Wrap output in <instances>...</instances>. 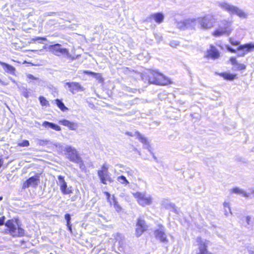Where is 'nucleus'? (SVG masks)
<instances>
[{
	"instance_id": "obj_3",
	"label": "nucleus",
	"mask_w": 254,
	"mask_h": 254,
	"mask_svg": "<svg viewBox=\"0 0 254 254\" xmlns=\"http://www.w3.org/2000/svg\"><path fill=\"white\" fill-rule=\"evenodd\" d=\"M232 31L231 22L224 20L222 22L221 25L219 28L212 33V35L215 37H220L223 35H229Z\"/></svg>"
},
{
	"instance_id": "obj_27",
	"label": "nucleus",
	"mask_w": 254,
	"mask_h": 254,
	"mask_svg": "<svg viewBox=\"0 0 254 254\" xmlns=\"http://www.w3.org/2000/svg\"><path fill=\"white\" fill-rule=\"evenodd\" d=\"M221 76H222L224 79L229 80H233L236 77V74H231L229 73H222L220 74Z\"/></svg>"
},
{
	"instance_id": "obj_25",
	"label": "nucleus",
	"mask_w": 254,
	"mask_h": 254,
	"mask_svg": "<svg viewBox=\"0 0 254 254\" xmlns=\"http://www.w3.org/2000/svg\"><path fill=\"white\" fill-rule=\"evenodd\" d=\"M105 194H106L107 199L108 201L110 202L111 204H112V203H114L115 208L116 209L117 211H119L121 209L120 207L118 205L117 202L116 201L114 196H113L112 198H110V194L108 192H105Z\"/></svg>"
},
{
	"instance_id": "obj_2",
	"label": "nucleus",
	"mask_w": 254,
	"mask_h": 254,
	"mask_svg": "<svg viewBox=\"0 0 254 254\" xmlns=\"http://www.w3.org/2000/svg\"><path fill=\"white\" fill-rule=\"evenodd\" d=\"M148 77V80L150 83L165 85L171 83L169 78L154 71H151L150 72Z\"/></svg>"
},
{
	"instance_id": "obj_51",
	"label": "nucleus",
	"mask_w": 254,
	"mask_h": 254,
	"mask_svg": "<svg viewBox=\"0 0 254 254\" xmlns=\"http://www.w3.org/2000/svg\"><path fill=\"white\" fill-rule=\"evenodd\" d=\"M10 80H11L13 82H14V83H15V81L14 79H12V78H10Z\"/></svg>"
},
{
	"instance_id": "obj_44",
	"label": "nucleus",
	"mask_w": 254,
	"mask_h": 254,
	"mask_svg": "<svg viewBox=\"0 0 254 254\" xmlns=\"http://www.w3.org/2000/svg\"><path fill=\"white\" fill-rule=\"evenodd\" d=\"M64 218L66 219L67 223H70V216L69 214H66L64 216Z\"/></svg>"
},
{
	"instance_id": "obj_9",
	"label": "nucleus",
	"mask_w": 254,
	"mask_h": 254,
	"mask_svg": "<svg viewBox=\"0 0 254 254\" xmlns=\"http://www.w3.org/2000/svg\"><path fill=\"white\" fill-rule=\"evenodd\" d=\"M65 155L70 161L78 163L80 161V157L76 150L71 146H67L65 148Z\"/></svg>"
},
{
	"instance_id": "obj_31",
	"label": "nucleus",
	"mask_w": 254,
	"mask_h": 254,
	"mask_svg": "<svg viewBox=\"0 0 254 254\" xmlns=\"http://www.w3.org/2000/svg\"><path fill=\"white\" fill-rule=\"evenodd\" d=\"M176 26L181 29H185L187 28L186 20L181 21H176Z\"/></svg>"
},
{
	"instance_id": "obj_36",
	"label": "nucleus",
	"mask_w": 254,
	"mask_h": 254,
	"mask_svg": "<svg viewBox=\"0 0 254 254\" xmlns=\"http://www.w3.org/2000/svg\"><path fill=\"white\" fill-rule=\"evenodd\" d=\"M18 145L20 146H28L29 145V141L27 140H23L22 142L19 143Z\"/></svg>"
},
{
	"instance_id": "obj_42",
	"label": "nucleus",
	"mask_w": 254,
	"mask_h": 254,
	"mask_svg": "<svg viewBox=\"0 0 254 254\" xmlns=\"http://www.w3.org/2000/svg\"><path fill=\"white\" fill-rule=\"evenodd\" d=\"M55 146L58 151H62L63 148V146L62 144H61L60 143H57L55 145Z\"/></svg>"
},
{
	"instance_id": "obj_4",
	"label": "nucleus",
	"mask_w": 254,
	"mask_h": 254,
	"mask_svg": "<svg viewBox=\"0 0 254 254\" xmlns=\"http://www.w3.org/2000/svg\"><path fill=\"white\" fill-rule=\"evenodd\" d=\"M200 28L203 30L210 29L214 27L216 23V19L212 15H206L198 18Z\"/></svg>"
},
{
	"instance_id": "obj_14",
	"label": "nucleus",
	"mask_w": 254,
	"mask_h": 254,
	"mask_svg": "<svg viewBox=\"0 0 254 254\" xmlns=\"http://www.w3.org/2000/svg\"><path fill=\"white\" fill-rule=\"evenodd\" d=\"M237 51H243L242 54H239V57H244L246 54L251 53L254 51V43H250L244 45H240L238 48Z\"/></svg>"
},
{
	"instance_id": "obj_47",
	"label": "nucleus",
	"mask_w": 254,
	"mask_h": 254,
	"mask_svg": "<svg viewBox=\"0 0 254 254\" xmlns=\"http://www.w3.org/2000/svg\"><path fill=\"white\" fill-rule=\"evenodd\" d=\"M5 217L3 216L1 218H0V226L4 224Z\"/></svg>"
},
{
	"instance_id": "obj_55",
	"label": "nucleus",
	"mask_w": 254,
	"mask_h": 254,
	"mask_svg": "<svg viewBox=\"0 0 254 254\" xmlns=\"http://www.w3.org/2000/svg\"><path fill=\"white\" fill-rule=\"evenodd\" d=\"M2 199V198L1 197H0V200Z\"/></svg>"
},
{
	"instance_id": "obj_32",
	"label": "nucleus",
	"mask_w": 254,
	"mask_h": 254,
	"mask_svg": "<svg viewBox=\"0 0 254 254\" xmlns=\"http://www.w3.org/2000/svg\"><path fill=\"white\" fill-rule=\"evenodd\" d=\"M39 101L40 104L43 106L48 107L50 105L48 101H47V99L43 96H40L39 97Z\"/></svg>"
},
{
	"instance_id": "obj_53",
	"label": "nucleus",
	"mask_w": 254,
	"mask_h": 254,
	"mask_svg": "<svg viewBox=\"0 0 254 254\" xmlns=\"http://www.w3.org/2000/svg\"><path fill=\"white\" fill-rule=\"evenodd\" d=\"M2 82V81L0 79V83H1Z\"/></svg>"
},
{
	"instance_id": "obj_38",
	"label": "nucleus",
	"mask_w": 254,
	"mask_h": 254,
	"mask_svg": "<svg viewBox=\"0 0 254 254\" xmlns=\"http://www.w3.org/2000/svg\"><path fill=\"white\" fill-rule=\"evenodd\" d=\"M26 76L27 78H28L30 80H37L38 78L37 77L34 76L33 75L31 74H27L26 75Z\"/></svg>"
},
{
	"instance_id": "obj_8",
	"label": "nucleus",
	"mask_w": 254,
	"mask_h": 254,
	"mask_svg": "<svg viewBox=\"0 0 254 254\" xmlns=\"http://www.w3.org/2000/svg\"><path fill=\"white\" fill-rule=\"evenodd\" d=\"M109 167L107 164H104L100 170L98 171L97 174L102 183L107 184V182H112V180L110 174L108 171Z\"/></svg>"
},
{
	"instance_id": "obj_16",
	"label": "nucleus",
	"mask_w": 254,
	"mask_h": 254,
	"mask_svg": "<svg viewBox=\"0 0 254 254\" xmlns=\"http://www.w3.org/2000/svg\"><path fill=\"white\" fill-rule=\"evenodd\" d=\"M206 57L208 58L215 60L219 58L220 53L215 47L211 46L210 49L207 50Z\"/></svg>"
},
{
	"instance_id": "obj_19",
	"label": "nucleus",
	"mask_w": 254,
	"mask_h": 254,
	"mask_svg": "<svg viewBox=\"0 0 254 254\" xmlns=\"http://www.w3.org/2000/svg\"><path fill=\"white\" fill-rule=\"evenodd\" d=\"M0 65L2 67L3 70L6 73L12 75H15L16 69L14 67L1 61H0Z\"/></svg>"
},
{
	"instance_id": "obj_11",
	"label": "nucleus",
	"mask_w": 254,
	"mask_h": 254,
	"mask_svg": "<svg viewBox=\"0 0 254 254\" xmlns=\"http://www.w3.org/2000/svg\"><path fill=\"white\" fill-rule=\"evenodd\" d=\"M196 242L198 245L199 252L197 254H213L207 250L209 242L206 240H202L200 238L196 239Z\"/></svg>"
},
{
	"instance_id": "obj_23",
	"label": "nucleus",
	"mask_w": 254,
	"mask_h": 254,
	"mask_svg": "<svg viewBox=\"0 0 254 254\" xmlns=\"http://www.w3.org/2000/svg\"><path fill=\"white\" fill-rule=\"evenodd\" d=\"M42 126L45 128H51L57 131H60L61 130V127L60 126L47 121H45L43 123Z\"/></svg>"
},
{
	"instance_id": "obj_22",
	"label": "nucleus",
	"mask_w": 254,
	"mask_h": 254,
	"mask_svg": "<svg viewBox=\"0 0 254 254\" xmlns=\"http://www.w3.org/2000/svg\"><path fill=\"white\" fill-rule=\"evenodd\" d=\"M150 18L154 19L158 23H161L164 20V16L162 13H156L151 15Z\"/></svg>"
},
{
	"instance_id": "obj_18",
	"label": "nucleus",
	"mask_w": 254,
	"mask_h": 254,
	"mask_svg": "<svg viewBox=\"0 0 254 254\" xmlns=\"http://www.w3.org/2000/svg\"><path fill=\"white\" fill-rule=\"evenodd\" d=\"M65 85L68 86L69 91L73 94L80 90H83L82 87L77 82H66Z\"/></svg>"
},
{
	"instance_id": "obj_37",
	"label": "nucleus",
	"mask_w": 254,
	"mask_h": 254,
	"mask_svg": "<svg viewBox=\"0 0 254 254\" xmlns=\"http://www.w3.org/2000/svg\"><path fill=\"white\" fill-rule=\"evenodd\" d=\"M230 61L232 65H233L234 66L236 65V64H237V61L236 60V58L232 57L230 59Z\"/></svg>"
},
{
	"instance_id": "obj_49",
	"label": "nucleus",
	"mask_w": 254,
	"mask_h": 254,
	"mask_svg": "<svg viewBox=\"0 0 254 254\" xmlns=\"http://www.w3.org/2000/svg\"><path fill=\"white\" fill-rule=\"evenodd\" d=\"M249 254H254V251L252 250H249Z\"/></svg>"
},
{
	"instance_id": "obj_50",
	"label": "nucleus",
	"mask_w": 254,
	"mask_h": 254,
	"mask_svg": "<svg viewBox=\"0 0 254 254\" xmlns=\"http://www.w3.org/2000/svg\"><path fill=\"white\" fill-rule=\"evenodd\" d=\"M3 165V161L1 160H0V168Z\"/></svg>"
},
{
	"instance_id": "obj_43",
	"label": "nucleus",
	"mask_w": 254,
	"mask_h": 254,
	"mask_svg": "<svg viewBox=\"0 0 254 254\" xmlns=\"http://www.w3.org/2000/svg\"><path fill=\"white\" fill-rule=\"evenodd\" d=\"M22 94L26 98H28L29 97V92L27 89H25V90L23 92Z\"/></svg>"
},
{
	"instance_id": "obj_33",
	"label": "nucleus",
	"mask_w": 254,
	"mask_h": 254,
	"mask_svg": "<svg viewBox=\"0 0 254 254\" xmlns=\"http://www.w3.org/2000/svg\"><path fill=\"white\" fill-rule=\"evenodd\" d=\"M234 68H235V70H241L245 69L246 68V66L244 64L237 63V64H236Z\"/></svg>"
},
{
	"instance_id": "obj_12",
	"label": "nucleus",
	"mask_w": 254,
	"mask_h": 254,
	"mask_svg": "<svg viewBox=\"0 0 254 254\" xmlns=\"http://www.w3.org/2000/svg\"><path fill=\"white\" fill-rule=\"evenodd\" d=\"M148 229L145 221L141 218H138L136 225L135 235L137 237L140 236L143 233Z\"/></svg>"
},
{
	"instance_id": "obj_17",
	"label": "nucleus",
	"mask_w": 254,
	"mask_h": 254,
	"mask_svg": "<svg viewBox=\"0 0 254 254\" xmlns=\"http://www.w3.org/2000/svg\"><path fill=\"white\" fill-rule=\"evenodd\" d=\"M38 176H35L31 177L24 183L23 185V188H28L29 187H35L38 185L39 182Z\"/></svg>"
},
{
	"instance_id": "obj_39",
	"label": "nucleus",
	"mask_w": 254,
	"mask_h": 254,
	"mask_svg": "<svg viewBox=\"0 0 254 254\" xmlns=\"http://www.w3.org/2000/svg\"><path fill=\"white\" fill-rule=\"evenodd\" d=\"M230 42L233 45H234V46H237V45H239L240 43V42L239 41H234L233 39H232V38H230Z\"/></svg>"
},
{
	"instance_id": "obj_7",
	"label": "nucleus",
	"mask_w": 254,
	"mask_h": 254,
	"mask_svg": "<svg viewBox=\"0 0 254 254\" xmlns=\"http://www.w3.org/2000/svg\"><path fill=\"white\" fill-rule=\"evenodd\" d=\"M48 49L50 52L56 56H61L63 55L67 58L73 59L69 54L68 50L65 48H62L61 44H56L50 45L48 47Z\"/></svg>"
},
{
	"instance_id": "obj_45",
	"label": "nucleus",
	"mask_w": 254,
	"mask_h": 254,
	"mask_svg": "<svg viewBox=\"0 0 254 254\" xmlns=\"http://www.w3.org/2000/svg\"><path fill=\"white\" fill-rule=\"evenodd\" d=\"M227 50H228L229 52H231V53H236V51H236V50H234V49H232V48H230V47H229V46H227Z\"/></svg>"
},
{
	"instance_id": "obj_40",
	"label": "nucleus",
	"mask_w": 254,
	"mask_h": 254,
	"mask_svg": "<svg viewBox=\"0 0 254 254\" xmlns=\"http://www.w3.org/2000/svg\"><path fill=\"white\" fill-rule=\"evenodd\" d=\"M40 40V41H46L47 39L43 37H36L35 38H33L31 40V41L35 42L36 41Z\"/></svg>"
},
{
	"instance_id": "obj_26",
	"label": "nucleus",
	"mask_w": 254,
	"mask_h": 254,
	"mask_svg": "<svg viewBox=\"0 0 254 254\" xmlns=\"http://www.w3.org/2000/svg\"><path fill=\"white\" fill-rule=\"evenodd\" d=\"M223 207L224 209L225 215L226 216H229V214H232L230 204L229 202L225 201L223 203Z\"/></svg>"
},
{
	"instance_id": "obj_1",
	"label": "nucleus",
	"mask_w": 254,
	"mask_h": 254,
	"mask_svg": "<svg viewBox=\"0 0 254 254\" xmlns=\"http://www.w3.org/2000/svg\"><path fill=\"white\" fill-rule=\"evenodd\" d=\"M217 5L221 9L228 12L230 14L236 15L240 18L246 19L248 18V14L247 12L240 7L231 4L226 1L218 2Z\"/></svg>"
},
{
	"instance_id": "obj_54",
	"label": "nucleus",
	"mask_w": 254,
	"mask_h": 254,
	"mask_svg": "<svg viewBox=\"0 0 254 254\" xmlns=\"http://www.w3.org/2000/svg\"><path fill=\"white\" fill-rule=\"evenodd\" d=\"M253 194L254 195V190H253Z\"/></svg>"
},
{
	"instance_id": "obj_24",
	"label": "nucleus",
	"mask_w": 254,
	"mask_h": 254,
	"mask_svg": "<svg viewBox=\"0 0 254 254\" xmlns=\"http://www.w3.org/2000/svg\"><path fill=\"white\" fill-rule=\"evenodd\" d=\"M187 28H194L198 22V19L195 18H188L186 19Z\"/></svg>"
},
{
	"instance_id": "obj_15",
	"label": "nucleus",
	"mask_w": 254,
	"mask_h": 254,
	"mask_svg": "<svg viewBox=\"0 0 254 254\" xmlns=\"http://www.w3.org/2000/svg\"><path fill=\"white\" fill-rule=\"evenodd\" d=\"M253 190H250L249 192H246L244 190L241 189L238 187H235L232 188L230 190L231 193H234L237 194L241 195L242 196L245 197H249L251 194H253Z\"/></svg>"
},
{
	"instance_id": "obj_35",
	"label": "nucleus",
	"mask_w": 254,
	"mask_h": 254,
	"mask_svg": "<svg viewBox=\"0 0 254 254\" xmlns=\"http://www.w3.org/2000/svg\"><path fill=\"white\" fill-rule=\"evenodd\" d=\"M243 221L244 222H246L248 225H251L252 224V218L250 216H247L244 217Z\"/></svg>"
},
{
	"instance_id": "obj_41",
	"label": "nucleus",
	"mask_w": 254,
	"mask_h": 254,
	"mask_svg": "<svg viewBox=\"0 0 254 254\" xmlns=\"http://www.w3.org/2000/svg\"><path fill=\"white\" fill-rule=\"evenodd\" d=\"M179 43L178 41H171L170 42V46L173 47H176L177 46L179 45Z\"/></svg>"
},
{
	"instance_id": "obj_29",
	"label": "nucleus",
	"mask_w": 254,
	"mask_h": 254,
	"mask_svg": "<svg viewBox=\"0 0 254 254\" xmlns=\"http://www.w3.org/2000/svg\"><path fill=\"white\" fill-rule=\"evenodd\" d=\"M84 73H85L86 74H90V75H93L94 76V77L97 80H98L100 82H102L103 81V78L102 77L100 73H94L93 72L88 71H84Z\"/></svg>"
},
{
	"instance_id": "obj_52",
	"label": "nucleus",
	"mask_w": 254,
	"mask_h": 254,
	"mask_svg": "<svg viewBox=\"0 0 254 254\" xmlns=\"http://www.w3.org/2000/svg\"><path fill=\"white\" fill-rule=\"evenodd\" d=\"M241 51V52H240V53L238 54V55H239V54H242V53H243V51Z\"/></svg>"
},
{
	"instance_id": "obj_34",
	"label": "nucleus",
	"mask_w": 254,
	"mask_h": 254,
	"mask_svg": "<svg viewBox=\"0 0 254 254\" xmlns=\"http://www.w3.org/2000/svg\"><path fill=\"white\" fill-rule=\"evenodd\" d=\"M161 205L165 208H168L170 205V202L168 199H163L161 201Z\"/></svg>"
},
{
	"instance_id": "obj_10",
	"label": "nucleus",
	"mask_w": 254,
	"mask_h": 254,
	"mask_svg": "<svg viewBox=\"0 0 254 254\" xmlns=\"http://www.w3.org/2000/svg\"><path fill=\"white\" fill-rule=\"evenodd\" d=\"M58 182L57 184L59 186L62 193L64 194H69L72 193V187H67V184L63 176L60 175L58 177Z\"/></svg>"
},
{
	"instance_id": "obj_48",
	"label": "nucleus",
	"mask_w": 254,
	"mask_h": 254,
	"mask_svg": "<svg viewBox=\"0 0 254 254\" xmlns=\"http://www.w3.org/2000/svg\"><path fill=\"white\" fill-rule=\"evenodd\" d=\"M66 225L68 227V230L70 231V232H71V225L70 224V223H67Z\"/></svg>"
},
{
	"instance_id": "obj_30",
	"label": "nucleus",
	"mask_w": 254,
	"mask_h": 254,
	"mask_svg": "<svg viewBox=\"0 0 254 254\" xmlns=\"http://www.w3.org/2000/svg\"><path fill=\"white\" fill-rule=\"evenodd\" d=\"M56 103L58 107L62 111H65L67 110V108L64 106V103L60 100L56 99L55 100Z\"/></svg>"
},
{
	"instance_id": "obj_46",
	"label": "nucleus",
	"mask_w": 254,
	"mask_h": 254,
	"mask_svg": "<svg viewBox=\"0 0 254 254\" xmlns=\"http://www.w3.org/2000/svg\"><path fill=\"white\" fill-rule=\"evenodd\" d=\"M77 163H79V166H80V169H84L85 168V166L83 165L82 161H81L80 159V161L79 162H78Z\"/></svg>"
},
{
	"instance_id": "obj_6",
	"label": "nucleus",
	"mask_w": 254,
	"mask_h": 254,
	"mask_svg": "<svg viewBox=\"0 0 254 254\" xmlns=\"http://www.w3.org/2000/svg\"><path fill=\"white\" fill-rule=\"evenodd\" d=\"M139 204L142 206L151 205L153 198L151 195L146 192H136L133 193Z\"/></svg>"
},
{
	"instance_id": "obj_5",
	"label": "nucleus",
	"mask_w": 254,
	"mask_h": 254,
	"mask_svg": "<svg viewBox=\"0 0 254 254\" xmlns=\"http://www.w3.org/2000/svg\"><path fill=\"white\" fill-rule=\"evenodd\" d=\"M5 226L8 228L9 233L13 237L22 236L24 234V230L19 227L16 221L8 220Z\"/></svg>"
},
{
	"instance_id": "obj_21",
	"label": "nucleus",
	"mask_w": 254,
	"mask_h": 254,
	"mask_svg": "<svg viewBox=\"0 0 254 254\" xmlns=\"http://www.w3.org/2000/svg\"><path fill=\"white\" fill-rule=\"evenodd\" d=\"M59 123L64 126L68 127L70 130H75L77 127V124L76 123L71 122L66 120H63L59 121Z\"/></svg>"
},
{
	"instance_id": "obj_13",
	"label": "nucleus",
	"mask_w": 254,
	"mask_h": 254,
	"mask_svg": "<svg viewBox=\"0 0 254 254\" xmlns=\"http://www.w3.org/2000/svg\"><path fill=\"white\" fill-rule=\"evenodd\" d=\"M154 235L157 240L162 243H167L168 241L165 233V229L162 225L159 226V228L155 231Z\"/></svg>"
},
{
	"instance_id": "obj_28",
	"label": "nucleus",
	"mask_w": 254,
	"mask_h": 254,
	"mask_svg": "<svg viewBox=\"0 0 254 254\" xmlns=\"http://www.w3.org/2000/svg\"><path fill=\"white\" fill-rule=\"evenodd\" d=\"M117 181L120 184L123 185L125 186L128 185L129 183V182L127 180L126 178L124 176H121L117 178Z\"/></svg>"
},
{
	"instance_id": "obj_20",
	"label": "nucleus",
	"mask_w": 254,
	"mask_h": 254,
	"mask_svg": "<svg viewBox=\"0 0 254 254\" xmlns=\"http://www.w3.org/2000/svg\"><path fill=\"white\" fill-rule=\"evenodd\" d=\"M134 135L136 136L137 138H138L139 140L144 144V147L145 148L147 149L149 152H151V147L149 145V142L145 137L140 134L138 132H135Z\"/></svg>"
}]
</instances>
